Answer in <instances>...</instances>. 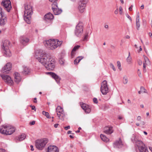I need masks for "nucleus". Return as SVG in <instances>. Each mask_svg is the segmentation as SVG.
<instances>
[{
	"mask_svg": "<svg viewBox=\"0 0 152 152\" xmlns=\"http://www.w3.org/2000/svg\"><path fill=\"white\" fill-rule=\"evenodd\" d=\"M20 39V43L24 45H25L29 40L28 38L25 36L21 37Z\"/></svg>",
	"mask_w": 152,
	"mask_h": 152,
	"instance_id": "nucleus-23",
	"label": "nucleus"
},
{
	"mask_svg": "<svg viewBox=\"0 0 152 152\" xmlns=\"http://www.w3.org/2000/svg\"><path fill=\"white\" fill-rule=\"evenodd\" d=\"M48 70H52L55 68V60L53 58L45 66H44Z\"/></svg>",
	"mask_w": 152,
	"mask_h": 152,
	"instance_id": "nucleus-16",
	"label": "nucleus"
},
{
	"mask_svg": "<svg viewBox=\"0 0 152 152\" xmlns=\"http://www.w3.org/2000/svg\"><path fill=\"white\" fill-rule=\"evenodd\" d=\"M119 14L120 15H122L123 13V9L120 6L119 8Z\"/></svg>",
	"mask_w": 152,
	"mask_h": 152,
	"instance_id": "nucleus-38",
	"label": "nucleus"
},
{
	"mask_svg": "<svg viewBox=\"0 0 152 152\" xmlns=\"http://www.w3.org/2000/svg\"><path fill=\"white\" fill-rule=\"evenodd\" d=\"M0 152H6V151L4 149H0Z\"/></svg>",
	"mask_w": 152,
	"mask_h": 152,
	"instance_id": "nucleus-49",
	"label": "nucleus"
},
{
	"mask_svg": "<svg viewBox=\"0 0 152 152\" xmlns=\"http://www.w3.org/2000/svg\"><path fill=\"white\" fill-rule=\"evenodd\" d=\"M140 90L141 91V92L142 93H146L145 91V89L142 86H141L140 88Z\"/></svg>",
	"mask_w": 152,
	"mask_h": 152,
	"instance_id": "nucleus-36",
	"label": "nucleus"
},
{
	"mask_svg": "<svg viewBox=\"0 0 152 152\" xmlns=\"http://www.w3.org/2000/svg\"><path fill=\"white\" fill-rule=\"evenodd\" d=\"M146 64V63H143V68H144V69H145V68H146V64Z\"/></svg>",
	"mask_w": 152,
	"mask_h": 152,
	"instance_id": "nucleus-56",
	"label": "nucleus"
},
{
	"mask_svg": "<svg viewBox=\"0 0 152 152\" xmlns=\"http://www.w3.org/2000/svg\"><path fill=\"white\" fill-rule=\"evenodd\" d=\"M30 106L31 107L32 110H34L35 111H36V108L34 106Z\"/></svg>",
	"mask_w": 152,
	"mask_h": 152,
	"instance_id": "nucleus-47",
	"label": "nucleus"
},
{
	"mask_svg": "<svg viewBox=\"0 0 152 152\" xmlns=\"http://www.w3.org/2000/svg\"><path fill=\"white\" fill-rule=\"evenodd\" d=\"M118 119L119 120H121L123 119V117L119 115L118 116Z\"/></svg>",
	"mask_w": 152,
	"mask_h": 152,
	"instance_id": "nucleus-48",
	"label": "nucleus"
},
{
	"mask_svg": "<svg viewBox=\"0 0 152 152\" xmlns=\"http://www.w3.org/2000/svg\"><path fill=\"white\" fill-rule=\"evenodd\" d=\"M144 58L145 62V63H146V62H149V60L146 56H144Z\"/></svg>",
	"mask_w": 152,
	"mask_h": 152,
	"instance_id": "nucleus-41",
	"label": "nucleus"
},
{
	"mask_svg": "<svg viewBox=\"0 0 152 152\" xmlns=\"http://www.w3.org/2000/svg\"><path fill=\"white\" fill-rule=\"evenodd\" d=\"M138 64L139 65H141L142 64V61L141 60H139L138 61Z\"/></svg>",
	"mask_w": 152,
	"mask_h": 152,
	"instance_id": "nucleus-53",
	"label": "nucleus"
},
{
	"mask_svg": "<svg viewBox=\"0 0 152 152\" xmlns=\"http://www.w3.org/2000/svg\"><path fill=\"white\" fill-rule=\"evenodd\" d=\"M135 144L138 148L139 152H148L147 148L145 147V144L141 141L139 140L136 141Z\"/></svg>",
	"mask_w": 152,
	"mask_h": 152,
	"instance_id": "nucleus-8",
	"label": "nucleus"
},
{
	"mask_svg": "<svg viewBox=\"0 0 152 152\" xmlns=\"http://www.w3.org/2000/svg\"><path fill=\"white\" fill-rule=\"evenodd\" d=\"M140 8L141 9H143L144 8V5L143 4H142L140 7Z\"/></svg>",
	"mask_w": 152,
	"mask_h": 152,
	"instance_id": "nucleus-58",
	"label": "nucleus"
},
{
	"mask_svg": "<svg viewBox=\"0 0 152 152\" xmlns=\"http://www.w3.org/2000/svg\"><path fill=\"white\" fill-rule=\"evenodd\" d=\"M11 64L10 63H8L3 67L1 70L3 73H7L9 72L11 69Z\"/></svg>",
	"mask_w": 152,
	"mask_h": 152,
	"instance_id": "nucleus-18",
	"label": "nucleus"
},
{
	"mask_svg": "<svg viewBox=\"0 0 152 152\" xmlns=\"http://www.w3.org/2000/svg\"><path fill=\"white\" fill-rule=\"evenodd\" d=\"M24 8V19L27 23L29 24L30 23L31 16L33 13L32 7L29 4H25Z\"/></svg>",
	"mask_w": 152,
	"mask_h": 152,
	"instance_id": "nucleus-3",
	"label": "nucleus"
},
{
	"mask_svg": "<svg viewBox=\"0 0 152 152\" xmlns=\"http://www.w3.org/2000/svg\"><path fill=\"white\" fill-rule=\"evenodd\" d=\"M88 1V0H80L79 3L78 9L80 12L83 13L84 11L85 7Z\"/></svg>",
	"mask_w": 152,
	"mask_h": 152,
	"instance_id": "nucleus-15",
	"label": "nucleus"
},
{
	"mask_svg": "<svg viewBox=\"0 0 152 152\" xmlns=\"http://www.w3.org/2000/svg\"><path fill=\"white\" fill-rule=\"evenodd\" d=\"M83 58V56H80L77 57L74 61V63L75 64H77Z\"/></svg>",
	"mask_w": 152,
	"mask_h": 152,
	"instance_id": "nucleus-28",
	"label": "nucleus"
},
{
	"mask_svg": "<svg viewBox=\"0 0 152 152\" xmlns=\"http://www.w3.org/2000/svg\"><path fill=\"white\" fill-rule=\"evenodd\" d=\"M127 102L128 103H131V101L130 99H128L127 100Z\"/></svg>",
	"mask_w": 152,
	"mask_h": 152,
	"instance_id": "nucleus-62",
	"label": "nucleus"
},
{
	"mask_svg": "<svg viewBox=\"0 0 152 152\" xmlns=\"http://www.w3.org/2000/svg\"><path fill=\"white\" fill-rule=\"evenodd\" d=\"M42 114L45 115L48 118H50L49 114L48 112L43 111L42 112Z\"/></svg>",
	"mask_w": 152,
	"mask_h": 152,
	"instance_id": "nucleus-32",
	"label": "nucleus"
},
{
	"mask_svg": "<svg viewBox=\"0 0 152 152\" xmlns=\"http://www.w3.org/2000/svg\"><path fill=\"white\" fill-rule=\"evenodd\" d=\"M58 124H55L54 126L55 128H57L58 127Z\"/></svg>",
	"mask_w": 152,
	"mask_h": 152,
	"instance_id": "nucleus-54",
	"label": "nucleus"
},
{
	"mask_svg": "<svg viewBox=\"0 0 152 152\" xmlns=\"http://www.w3.org/2000/svg\"><path fill=\"white\" fill-rule=\"evenodd\" d=\"M136 25L137 29L139 30L140 27V20H136Z\"/></svg>",
	"mask_w": 152,
	"mask_h": 152,
	"instance_id": "nucleus-33",
	"label": "nucleus"
},
{
	"mask_svg": "<svg viewBox=\"0 0 152 152\" xmlns=\"http://www.w3.org/2000/svg\"><path fill=\"white\" fill-rule=\"evenodd\" d=\"M15 128L12 126L6 125L0 128V132L5 135H10L15 131Z\"/></svg>",
	"mask_w": 152,
	"mask_h": 152,
	"instance_id": "nucleus-4",
	"label": "nucleus"
},
{
	"mask_svg": "<svg viewBox=\"0 0 152 152\" xmlns=\"http://www.w3.org/2000/svg\"><path fill=\"white\" fill-rule=\"evenodd\" d=\"M14 77L15 78V81L16 83H18L20 82L21 80V78L20 77V74L16 72L15 73L14 75Z\"/></svg>",
	"mask_w": 152,
	"mask_h": 152,
	"instance_id": "nucleus-24",
	"label": "nucleus"
},
{
	"mask_svg": "<svg viewBox=\"0 0 152 152\" xmlns=\"http://www.w3.org/2000/svg\"><path fill=\"white\" fill-rule=\"evenodd\" d=\"M100 91L103 95H106L108 92L109 89L107 87V82L104 80L101 83Z\"/></svg>",
	"mask_w": 152,
	"mask_h": 152,
	"instance_id": "nucleus-10",
	"label": "nucleus"
},
{
	"mask_svg": "<svg viewBox=\"0 0 152 152\" xmlns=\"http://www.w3.org/2000/svg\"><path fill=\"white\" fill-rule=\"evenodd\" d=\"M133 6V5H132L129 8V10L130 11H131L132 10V8Z\"/></svg>",
	"mask_w": 152,
	"mask_h": 152,
	"instance_id": "nucleus-50",
	"label": "nucleus"
},
{
	"mask_svg": "<svg viewBox=\"0 0 152 152\" xmlns=\"http://www.w3.org/2000/svg\"><path fill=\"white\" fill-rule=\"evenodd\" d=\"M100 137L101 139L104 142H107L109 140L108 138L105 136L103 134H101L100 135Z\"/></svg>",
	"mask_w": 152,
	"mask_h": 152,
	"instance_id": "nucleus-30",
	"label": "nucleus"
},
{
	"mask_svg": "<svg viewBox=\"0 0 152 152\" xmlns=\"http://www.w3.org/2000/svg\"><path fill=\"white\" fill-rule=\"evenodd\" d=\"M59 62L61 64H64V59L63 57L60 58L59 59Z\"/></svg>",
	"mask_w": 152,
	"mask_h": 152,
	"instance_id": "nucleus-34",
	"label": "nucleus"
},
{
	"mask_svg": "<svg viewBox=\"0 0 152 152\" xmlns=\"http://www.w3.org/2000/svg\"><path fill=\"white\" fill-rule=\"evenodd\" d=\"M61 54L62 56H63V57L65 55V53H63V52L61 53Z\"/></svg>",
	"mask_w": 152,
	"mask_h": 152,
	"instance_id": "nucleus-61",
	"label": "nucleus"
},
{
	"mask_svg": "<svg viewBox=\"0 0 152 152\" xmlns=\"http://www.w3.org/2000/svg\"><path fill=\"white\" fill-rule=\"evenodd\" d=\"M48 140L46 138L38 140L35 142V146L39 150H42L48 142Z\"/></svg>",
	"mask_w": 152,
	"mask_h": 152,
	"instance_id": "nucleus-6",
	"label": "nucleus"
},
{
	"mask_svg": "<svg viewBox=\"0 0 152 152\" xmlns=\"http://www.w3.org/2000/svg\"><path fill=\"white\" fill-rule=\"evenodd\" d=\"M37 98H34V103H37Z\"/></svg>",
	"mask_w": 152,
	"mask_h": 152,
	"instance_id": "nucleus-59",
	"label": "nucleus"
},
{
	"mask_svg": "<svg viewBox=\"0 0 152 152\" xmlns=\"http://www.w3.org/2000/svg\"><path fill=\"white\" fill-rule=\"evenodd\" d=\"M80 105L82 108L86 113H88L90 112L91 109L88 105L83 103H80Z\"/></svg>",
	"mask_w": 152,
	"mask_h": 152,
	"instance_id": "nucleus-19",
	"label": "nucleus"
},
{
	"mask_svg": "<svg viewBox=\"0 0 152 152\" xmlns=\"http://www.w3.org/2000/svg\"><path fill=\"white\" fill-rule=\"evenodd\" d=\"M10 43L9 41L7 40H4L3 42L1 50L4 56L5 57H10L12 55L9 49V46Z\"/></svg>",
	"mask_w": 152,
	"mask_h": 152,
	"instance_id": "nucleus-5",
	"label": "nucleus"
},
{
	"mask_svg": "<svg viewBox=\"0 0 152 152\" xmlns=\"http://www.w3.org/2000/svg\"><path fill=\"white\" fill-rule=\"evenodd\" d=\"M47 152H59V149L56 146L50 145L48 147Z\"/></svg>",
	"mask_w": 152,
	"mask_h": 152,
	"instance_id": "nucleus-20",
	"label": "nucleus"
},
{
	"mask_svg": "<svg viewBox=\"0 0 152 152\" xmlns=\"http://www.w3.org/2000/svg\"><path fill=\"white\" fill-rule=\"evenodd\" d=\"M35 121H33L32 122H31L30 123V124L31 125H34V124H35Z\"/></svg>",
	"mask_w": 152,
	"mask_h": 152,
	"instance_id": "nucleus-51",
	"label": "nucleus"
},
{
	"mask_svg": "<svg viewBox=\"0 0 152 152\" xmlns=\"http://www.w3.org/2000/svg\"><path fill=\"white\" fill-rule=\"evenodd\" d=\"M128 82V77L126 76H124L123 79V82L124 84H126Z\"/></svg>",
	"mask_w": 152,
	"mask_h": 152,
	"instance_id": "nucleus-31",
	"label": "nucleus"
},
{
	"mask_svg": "<svg viewBox=\"0 0 152 152\" xmlns=\"http://www.w3.org/2000/svg\"><path fill=\"white\" fill-rule=\"evenodd\" d=\"M69 137L71 138H74V136H73V135H69Z\"/></svg>",
	"mask_w": 152,
	"mask_h": 152,
	"instance_id": "nucleus-63",
	"label": "nucleus"
},
{
	"mask_svg": "<svg viewBox=\"0 0 152 152\" xmlns=\"http://www.w3.org/2000/svg\"><path fill=\"white\" fill-rule=\"evenodd\" d=\"M64 128L65 130H67L68 129H69L70 128V126H65L64 127Z\"/></svg>",
	"mask_w": 152,
	"mask_h": 152,
	"instance_id": "nucleus-46",
	"label": "nucleus"
},
{
	"mask_svg": "<svg viewBox=\"0 0 152 152\" xmlns=\"http://www.w3.org/2000/svg\"><path fill=\"white\" fill-rule=\"evenodd\" d=\"M140 20L139 14V13H137V16L136 20Z\"/></svg>",
	"mask_w": 152,
	"mask_h": 152,
	"instance_id": "nucleus-45",
	"label": "nucleus"
},
{
	"mask_svg": "<svg viewBox=\"0 0 152 152\" xmlns=\"http://www.w3.org/2000/svg\"><path fill=\"white\" fill-rule=\"evenodd\" d=\"M93 101L96 104H97L98 103V101L96 98H94L93 99Z\"/></svg>",
	"mask_w": 152,
	"mask_h": 152,
	"instance_id": "nucleus-42",
	"label": "nucleus"
},
{
	"mask_svg": "<svg viewBox=\"0 0 152 152\" xmlns=\"http://www.w3.org/2000/svg\"><path fill=\"white\" fill-rule=\"evenodd\" d=\"M0 76L5 82L9 85H11L13 84V82L10 77L8 75L3 74H0Z\"/></svg>",
	"mask_w": 152,
	"mask_h": 152,
	"instance_id": "nucleus-11",
	"label": "nucleus"
},
{
	"mask_svg": "<svg viewBox=\"0 0 152 152\" xmlns=\"http://www.w3.org/2000/svg\"><path fill=\"white\" fill-rule=\"evenodd\" d=\"M117 66L118 67V69L120 70H121V69L120 68L121 66V63L119 61H117Z\"/></svg>",
	"mask_w": 152,
	"mask_h": 152,
	"instance_id": "nucleus-37",
	"label": "nucleus"
},
{
	"mask_svg": "<svg viewBox=\"0 0 152 152\" xmlns=\"http://www.w3.org/2000/svg\"><path fill=\"white\" fill-rule=\"evenodd\" d=\"M118 8H117L114 11V13L115 15H117L118 14Z\"/></svg>",
	"mask_w": 152,
	"mask_h": 152,
	"instance_id": "nucleus-44",
	"label": "nucleus"
},
{
	"mask_svg": "<svg viewBox=\"0 0 152 152\" xmlns=\"http://www.w3.org/2000/svg\"><path fill=\"white\" fill-rule=\"evenodd\" d=\"M35 58L43 65L45 66L48 63L53 59L50 56L44 53H40L39 51L35 52Z\"/></svg>",
	"mask_w": 152,
	"mask_h": 152,
	"instance_id": "nucleus-1",
	"label": "nucleus"
},
{
	"mask_svg": "<svg viewBox=\"0 0 152 152\" xmlns=\"http://www.w3.org/2000/svg\"><path fill=\"white\" fill-rule=\"evenodd\" d=\"M51 2H53L52 4V10L55 15H58L60 14L62 12V10L59 9L57 6L56 1L57 0H49Z\"/></svg>",
	"mask_w": 152,
	"mask_h": 152,
	"instance_id": "nucleus-7",
	"label": "nucleus"
},
{
	"mask_svg": "<svg viewBox=\"0 0 152 152\" xmlns=\"http://www.w3.org/2000/svg\"><path fill=\"white\" fill-rule=\"evenodd\" d=\"M110 67L114 71H115L116 70L115 67L112 64L110 63Z\"/></svg>",
	"mask_w": 152,
	"mask_h": 152,
	"instance_id": "nucleus-39",
	"label": "nucleus"
},
{
	"mask_svg": "<svg viewBox=\"0 0 152 152\" xmlns=\"http://www.w3.org/2000/svg\"><path fill=\"white\" fill-rule=\"evenodd\" d=\"M72 132V131H68L67 132V134H71Z\"/></svg>",
	"mask_w": 152,
	"mask_h": 152,
	"instance_id": "nucleus-60",
	"label": "nucleus"
},
{
	"mask_svg": "<svg viewBox=\"0 0 152 152\" xmlns=\"http://www.w3.org/2000/svg\"><path fill=\"white\" fill-rule=\"evenodd\" d=\"M141 119V117L140 116H138L137 118V120L138 121H140Z\"/></svg>",
	"mask_w": 152,
	"mask_h": 152,
	"instance_id": "nucleus-52",
	"label": "nucleus"
},
{
	"mask_svg": "<svg viewBox=\"0 0 152 152\" xmlns=\"http://www.w3.org/2000/svg\"><path fill=\"white\" fill-rule=\"evenodd\" d=\"M80 47V46L79 45L75 46L74 47L71 52V56L72 58L73 57V56L75 55V53H74V52L78 49Z\"/></svg>",
	"mask_w": 152,
	"mask_h": 152,
	"instance_id": "nucleus-27",
	"label": "nucleus"
},
{
	"mask_svg": "<svg viewBox=\"0 0 152 152\" xmlns=\"http://www.w3.org/2000/svg\"><path fill=\"white\" fill-rule=\"evenodd\" d=\"M44 18L46 21H48L53 19V16L51 13H48L45 15Z\"/></svg>",
	"mask_w": 152,
	"mask_h": 152,
	"instance_id": "nucleus-25",
	"label": "nucleus"
},
{
	"mask_svg": "<svg viewBox=\"0 0 152 152\" xmlns=\"http://www.w3.org/2000/svg\"><path fill=\"white\" fill-rule=\"evenodd\" d=\"M124 145V143L120 138H119V140H116L113 143L114 147L117 148H122Z\"/></svg>",
	"mask_w": 152,
	"mask_h": 152,
	"instance_id": "nucleus-17",
	"label": "nucleus"
},
{
	"mask_svg": "<svg viewBox=\"0 0 152 152\" xmlns=\"http://www.w3.org/2000/svg\"><path fill=\"white\" fill-rule=\"evenodd\" d=\"M83 31V25L81 23H79L76 26L75 34L77 37L80 36Z\"/></svg>",
	"mask_w": 152,
	"mask_h": 152,
	"instance_id": "nucleus-14",
	"label": "nucleus"
},
{
	"mask_svg": "<svg viewBox=\"0 0 152 152\" xmlns=\"http://www.w3.org/2000/svg\"><path fill=\"white\" fill-rule=\"evenodd\" d=\"M104 27L108 29V26L107 25H105L104 26Z\"/></svg>",
	"mask_w": 152,
	"mask_h": 152,
	"instance_id": "nucleus-57",
	"label": "nucleus"
},
{
	"mask_svg": "<svg viewBox=\"0 0 152 152\" xmlns=\"http://www.w3.org/2000/svg\"><path fill=\"white\" fill-rule=\"evenodd\" d=\"M88 37V33H86L84 36V38L83 39V41H85L87 40V39Z\"/></svg>",
	"mask_w": 152,
	"mask_h": 152,
	"instance_id": "nucleus-40",
	"label": "nucleus"
},
{
	"mask_svg": "<svg viewBox=\"0 0 152 152\" xmlns=\"http://www.w3.org/2000/svg\"><path fill=\"white\" fill-rule=\"evenodd\" d=\"M47 74L50 75V76L53 78L57 83H58L60 82L61 78L57 75L52 72H48Z\"/></svg>",
	"mask_w": 152,
	"mask_h": 152,
	"instance_id": "nucleus-21",
	"label": "nucleus"
},
{
	"mask_svg": "<svg viewBox=\"0 0 152 152\" xmlns=\"http://www.w3.org/2000/svg\"><path fill=\"white\" fill-rule=\"evenodd\" d=\"M126 16L131 21H132V19L131 18V17L128 14H126Z\"/></svg>",
	"mask_w": 152,
	"mask_h": 152,
	"instance_id": "nucleus-43",
	"label": "nucleus"
},
{
	"mask_svg": "<svg viewBox=\"0 0 152 152\" xmlns=\"http://www.w3.org/2000/svg\"><path fill=\"white\" fill-rule=\"evenodd\" d=\"M113 127L111 126H106L105 127L104 129V132L107 134H110L113 132Z\"/></svg>",
	"mask_w": 152,
	"mask_h": 152,
	"instance_id": "nucleus-22",
	"label": "nucleus"
},
{
	"mask_svg": "<svg viewBox=\"0 0 152 152\" xmlns=\"http://www.w3.org/2000/svg\"><path fill=\"white\" fill-rule=\"evenodd\" d=\"M29 72V68L26 67H25L23 69V71L22 72L23 74L24 75H27Z\"/></svg>",
	"mask_w": 152,
	"mask_h": 152,
	"instance_id": "nucleus-29",
	"label": "nucleus"
},
{
	"mask_svg": "<svg viewBox=\"0 0 152 152\" xmlns=\"http://www.w3.org/2000/svg\"><path fill=\"white\" fill-rule=\"evenodd\" d=\"M1 4L8 12H9L12 8L11 2L10 0L3 1L1 3Z\"/></svg>",
	"mask_w": 152,
	"mask_h": 152,
	"instance_id": "nucleus-13",
	"label": "nucleus"
},
{
	"mask_svg": "<svg viewBox=\"0 0 152 152\" xmlns=\"http://www.w3.org/2000/svg\"><path fill=\"white\" fill-rule=\"evenodd\" d=\"M45 46L51 50H54L60 46L62 42L59 41L58 39H50L44 42Z\"/></svg>",
	"mask_w": 152,
	"mask_h": 152,
	"instance_id": "nucleus-2",
	"label": "nucleus"
},
{
	"mask_svg": "<svg viewBox=\"0 0 152 152\" xmlns=\"http://www.w3.org/2000/svg\"><path fill=\"white\" fill-rule=\"evenodd\" d=\"M57 114L59 118L62 120H64L65 116V113L64 112L63 108L60 106H58L56 109Z\"/></svg>",
	"mask_w": 152,
	"mask_h": 152,
	"instance_id": "nucleus-9",
	"label": "nucleus"
},
{
	"mask_svg": "<svg viewBox=\"0 0 152 152\" xmlns=\"http://www.w3.org/2000/svg\"><path fill=\"white\" fill-rule=\"evenodd\" d=\"M130 53H129V56L127 57L126 59L127 61L129 64L131 63L132 61V58L130 56Z\"/></svg>",
	"mask_w": 152,
	"mask_h": 152,
	"instance_id": "nucleus-35",
	"label": "nucleus"
},
{
	"mask_svg": "<svg viewBox=\"0 0 152 152\" xmlns=\"http://www.w3.org/2000/svg\"><path fill=\"white\" fill-rule=\"evenodd\" d=\"M31 147V151H33L34 150V149L33 148V146L32 145H31L30 146Z\"/></svg>",
	"mask_w": 152,
	"mask_h": 152,
	"instance_id": "nucleus-55",
	"label": "nucleus"
},
{
	"mask_svg": "<svg viewBox=\"0 0 152 152\" xmlns=\"http://www.w3.org/2000/svg\"><path fill=\"white\" fill-rule=\"evenodd\" d=\"M7 21L6 17L2 12V8L0 7V26H4L5 24Z\"/></svg>",
	"mask_w": 152,
	"mask_h": 152,
	"instance_id": "nucleus-12",
	"label": "nucleus"
},
{
	"mask_svg": "<svg viewBox=\"0 0 152 152\" xmlns=\"http://www.w3.org/2000/svg\"><path fill=\"white\" fill-rule=\"evenodd\" d=\"M26 137L25 134H23L19 136L18 137H17L15 138V140L16 142L18 141H21L24 140Z\"/></svg>",
	"mask_w": 152,
	"mask_h": 152,
	"instance_id": "nucleus-26",
	"label": "nucleus"
},
{
	"mask_svg": "<svg viewBox=\"0 0 152 152\" xmlns=\"http://www.w3.org/2000/svg\"><path fill=\"white\" fill-rule=\"evenodd\" d=\"M140 107H142V108H143V107H144V105H143V104H141V105H140Z\"/></svg>",
	"mask_w": 152,
	"mask_h": 152,
	"instance_id": "nucleus-64",
	"label": "nucleus"
}]
</instances>
